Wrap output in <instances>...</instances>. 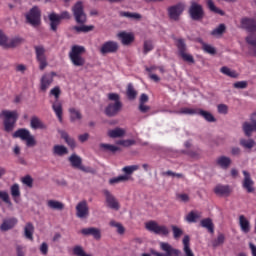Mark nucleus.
<instances>
[{
    "instance_id": "nucleus-1",
    "label": "nucleus",
    "mask_w": 256,
    "mask_h": 256,
    "mask_svg": "<svg viewBox=\"0 0 256 256\" xmlns=\"http://www.w3.org/2000/svg\"><path fill=\"white\" fill-rule=\"evenodd\" d=\"M240 23L242 29H245L246 31H248V33H251L246 36L245 41L247 45H250V47H254L252 49V52L254 57H256V34H253L256 33V20L253 18L244 17L241 19Z\"/></svg>"
},
{
    "instance_id": "nucleus-2",
    "label": "nucleus",
    "mask_w": 256,
    "mask_h": 256,
    "mask_svg": "<svg viewBox=\"0 0 256 256\" xmlns=\"http://www.w3.org/2000/svg\"><path fill=\"white\" fill-rule=\"evenodd\" d=\"M86 49L81 45H73L69 52V59L74 67H84L86 60L83 57Z\"/></svg>"
},
{
    "instance_id": "nucleus-3",
    "label": "nucleus",
    "mask_w": 256,
    "mask_h": 256,
    "mask_svg": "<svg viewBox=\"0 0 256 256\" xmlns=\"http://www.w3.org/2000/svg\"><path fill=\"white\" fill-rule=\"evenodd\" d=\"M109 101L110 102L107 107L105 108V113L107 117H115L123 109V103L121 102V96L117 93H109L108 94Z\"/></svg>"
},
{
    "instance_id": "nucleus-4",
    "label": "nucleus",
    "mask_w": 256,
    "mask_h": 256,
    "mask_svg": "<svg viewBox=\"0 0 256 256\" xmlns=\"http://www.w3.org/2000/svg\"><path fill=\"white\" fill-rule=\"evenodd\" d=\"M0 117L3 118L4 131L11 133L15 129L19 114L17 111L2 110Z\"/></svg>"
},
{
    "instance_id": "nucleus-5",
    "label": "nucleus",
    "mask_w": 256,
    "mask_h": 256,
    "mask_svg": "<svg viewBox=\"0 0 256 256\" xmlns=\"http://www.w3.org/2000/svg\"><path fill=\"white\" fill-rule=\"evenodd\" d=\"M50 95L55 97V101L52 103V109L60 123H63V103L59 101L61 96V88L59 86L54 87L50 90Z\"/></svg>"
},
{
    "instance_id": "nucleus-6",
    "label": "nucleus",
    "mask_w": 256,
    "mask_h": 256,
    "mask_svg": "<svg viewBox=\"0 0 256 256\" xmlns=\"http://www.w3.org/2000/svg\"><path fill=\"white\" fill-rule=\"evenodd\" d=\"M12 137L14 139H21V141H26L27 147H35L37 145L35 136L31 135V132L25 128H20L16 130L12 134Z\"/></svg>"
},
{
    "instance_id": "nucleus-7",
    "label": "nucleus",
    "mask_w": 256,
    "mask_h": 256,
    "mask_svg": "<svg viewBox=\"0 0 256 256\" xmlns=\"http://www.w3.org/2000/svg\"><path fill=\"white\" fill-rule=\"evenodd\" d=\"M145 227L147 231H150V233L161 235V237H169V228L165 225H159L155 220L146 222Z\"/></svg>"
},
{
    "instance_id": "nucleus-8",
    "label": "nucleus",
    "mask_w": 256,
    "mask_h": 256,
    "mask_svg": "<svg viewBox=\"0 0 256 256\" xmlns=\"http://www.w3.org/2000/svg\"><path fill=\"white\" fill-rule=\"evenodd\" d=\"M49 21H50V29L51 31L56 32L57 27L61 25V21L63 19H71V14L67 11H63L60 14H56L55 12H52L51 14L48 15Z\"/></svg>"
},
{
    "instance_id": "nucleus-9",
    "label": "nucleus",
    "mask_w": 256,
    "mask_h": 256,
    "mask_svg": "<svg viewBox=\"0 0 256 256\" xmlns=\"http://www.w3.org/2000/svg\"><path fill=\"white\" fill-rule=\"evenodd\" d=\"M72 13L78 25H85L87 23V14H85V10L83 9V2H77L72 8Z\"/></svg>"
},
{
    "instance_id": "nucleus-10",
    "label": "nucleus",
    "mask_w": 256,
    "mask_h": 256,
    "mask_svg": "<svg viewBox=\"0 0 256 256\" xmlns=\"http://www.w3.org/2000/svg\"><path fill=\"white\" fill-rule=\"evenodd\" d=\"M26 21L32 27H39L41 25V10L37 6H33L32 9L26 14Z\"/></svg>"
},
{
    "instance_id": "nucleus-11",
    "label": "nucleus",
    "mask_w": 256,
    "mask_h": 256,
    "mask_svg": "<svg viewBox=\"0 0 256 256\" xmlns=\"http://www.w3.org/2000/svg\"><path fill=\"white\" fill-rule=\"evenodd\" d=\"M160 249L162 251H164L166 254L159 253L155 250H152L151 254L154 256H179V255H181V250L171 247V245L167 242H161Z\"/></svg>"
},
{
    "instance_id": "nucleus-12",
    "label": "nucleus",
    "mask_w": 256,
    "mask_h": 256,
    "mask_svg": "<svg viewBox=\"0 0 256 256\" xmlns=\"http://www.w3.org/2000/svg\"><path fill=\"white\" fill-rule=\"evenodd\" d=\"M35 53H36V61L39 65L40 71H45V68L49 65L47 62V55H45L46 50L43 46H35Z\"/></svg>"
},
{
    "instance_id": "nucleus-13",
    "label": "nucleus",
    "mask_w": 256,
    "mask_h": 256,
    "mask_svg": "<svg viewBox=\"0 0 256 256\" xmlns=\"http://www.w3.org/2000/svg\"><path fill=\"white\" fill-rule=\"evenodd\" d=\"M242 131L246 137H251L253 133H256V112L250 115V122H244L242 124Z\"/></svg>"
},
{
    "instance_id": "nucleus-14",
    "label": "nucleus",
    "mask_w": 256,
    "mask_h": 256,
    "mask_svg": "<svg viewBox=\"0 0 256 256\" xmlns=\"http://www.w3.org/2000/svg\"><path fill=\"white\" fill-rule=\"evenodd\" d=\"M168 17L172 21H179V17L183 15V11H185V4L183 3H178L173 6L168 7Z\"/></svg>"
},
{
    "instance_id": "nucleus-15",
    "label": "nucleus",
    "mask_w": 256,
    "mask_h": 256,
    "mask_svg": "<svg viewBox=\"0 0 256 256\" xmlns=\"http://www.w3.org/2000/svg\"><path fill=\"white\" fill-rule=\"evenodd\" d=\"M189 15L193 21H201L205 17L203 6L197 2H193L189 8Z\"/></svg>"
},
{
    "instance_id": "nucleus-16",
    "label": "nucleus",
    "mask_w": 256,
    "mask_h": 256,
    "mask_svg": "<svg viewBox=\"0 0 256 256\" xmlns=\"http://www.w3.org/2000/svg\"><path fill=\"white\" fill-rule=\"evenodd\" d=\"M119 51V43L116 41H106L100 47L101 55H109Z\"/></svg>"
},
{
    "instance_id": "nucleus-17",
    "label": "nucleus",
    "mask_w": 256,
    "mask_h": 256,
    "mask_svg": "<svg viewBox=\"0 0 256 256\" xmlns=\"http://www.w3.org/2000/svg\"><path fill=\"white\" fill-rule=\"evenodd\" d=\"M57 73L55 72H50L46 73L41 77L40 80V90H42L44 93L51 87V83H53V77H56Z\"/></svg>"
},
{
    "instance_id": "nucleus-18",
    "label": "nucleus",
    "mask_w": 256,
    "mask_h": 256,
    "mask_svg": "<svg viewBox=\"0 0 256 256\" xmlns=\"http://www.w3.org/2000/svg\"><path fill=\"white\" fill-rule=\"evenodd\" d=\"M76 217H78V219H87V217H89L87 201H81L76 205Z\"/></svg>"
},
{
    "instance_id": "nucleus-19",
    "label": "nucleus",
    "mask_w": 256,
    "mask_h": 256,
    "mask_svg": "<svg viewBox=\"0 0 256 256\" xmlns=\"http://www.w3.org/2000/svg\"><path fill=\"white\" fill-rule=\"evenodd\" d=\"M244 175V180L242 182L243 189H246L247 193H254L255 192V182L251 179V174L246 170L242 171Z\"/></svg>"
},
{
    "instance_id": "nucleus-20",
    "label": "nucleus",
    "mask_w": 256,
    "mask_h": 256,
    "mask_svg": "<svg viewBox=\"0 0 256 256\" xmlns=\"http://www.w3.org/2000/svg\"><path fill=\"white\" fill-rule=\"evenodd\" d=\"M68 161L74 169H80V171H84V173H89V168L83 166V159H81L77 154H72Z\"/></svg>"
},
{
    "instance_id": "nucleus-21",
    "label": "nucleus",
    "mask_w": 256,
    "mask_h": 256,
    "mask_svg": "<svg viewBox=\"0 0 256 256\" xmlns=\"http://www.w3.org/2000/svg\"><path fill=\"white\" fill-rule=\"evenodd\" d=\"M104 195L106 197L107 207L113 209L114 211H119V209H121L119 201H117V198H115V196H113L109 190H104Z\"/></svg>"
},
{
    "instance_id": "nucleus-22",
    "label": "nucleus",
    "mask_w": 256,
    "mask_h": 256,
    "mask_svg": "<svg viewBox=\"0 0 256 256\" xmlns=\"http://www.w3.org/2000/svg\"><path fill=\"white\" fill-rule=\"evenodd\" d=\"M214 193L218 197H229L231 195V187L229 185L218 184L214 187Z\"/></svg>"
},
{
    "instance_id": "nucleus-23",
    "label": "nucleus",
    "mask_w": 256,
    "mask_h": 256,
    "mask_svg": "<svg viewBox=\"0 0 256 256\" xmlns=\"http://www.w3.org/2000/svg\"><path fill=\"white\" fill-rule=\"evenodd\" d=\"M118 37L121 40L122 45H131V43L135 41V36L127 32H120Z\"/></svg>"
},
{
    "instance_id": "nucleus-24",
    "label": "nucleus",
    "mask_w": 256,
    "mask_h": 256,
    "mask_svg": "<svg viewBox=\"0 0 256 256\" xmlns=\"http://www.w3.org/2000/svg\"><path fill=\"white\" fill-rule=\"evenodd\" d=\"M239 226L242 233H249L251 231V222L247 220L245 215L239 216Z\"/></svg>"
},
{
    "instance_id": "nucleus-25",
    "label": "nucleus",
    "mask_w": 256,
    "mask_h": 256,
    "mask_svg": "<svg viewBox=\"0 0 256 256\" xmlns=\"http://www.w3.org/2000/svg\"><path fill=\"white\" fill-rule=\"evenodd\" d=\"M231 163V158L227 156H220L216 160V164L218 167H221V169H229V167H231Z\"/></svg>"
},
{
    "instance_id": "nucleus-26",
    "label": "nucleus",
    "mask_w": 256,
    "mask_h": 256,
    "mask_svg": "<svg viewBox=\"0 0 256 256\" xmlns=\"http://www.w3.org/2000/svg\"><path fill=\"white\" fill-rule=\"evenodd\" d=\"M23 43V38L21 37H14V38H7L6 46L4 49H13L15 47H19Z\"/></svg>"
},
{
    "instance_id": "nucleus-27",
    "label": "nucleus",
    "mask_w": 256,
    "mask_h": 256,
    "mask_svg": "<svg viewBox=\"0 0 256 256\" xmlns=\"http://www.w3.org/2000/svg\"><path fill=\"white\" fill-rule=\"evenodd\" d=\"M17 225V218H10L8 220H4L0 226L1 231H9V229H13Z\"/></svg>"
},
{
    "instance_id": "nucleus-28",
    "label": "nucleus",
    "mask_w": 256,
    "mask_h": 256,
    "mask_svg": "<svg viewBox=\"0 0 256 256\" xmlns=\"http://www.w3.org/2000/svg\"><path fill=\"white\" fill-rule=\"evenodd\" d=\"M69 114H70V121L71 123H75L76 121H81L83 119V115L81 114V111H79L76 108H69Z\"/></svg>"
},
{
    "instance_id": "nucleus-29",
    "label": "nucleus",
    "mask_w": 256,
    "mask_h": 256,
    "mask_svg": "<svg viewBox=\"0 0 256 256\" xmlns=\"http://www.w3.org/2000/svg\"><path fill=\"white\" fill-rule=\"evenodd\" d=\"M53 155H57L58 157H63L69 153V150L64 145H54L52 149Z\"/></svg>"
},
{
    "instance_id": "nucleus-30",
    "label": "nucleus",
    "mask_w": 256,
    "mask_h": 256,
    "mask_svg": "<svg viewBox=\"0 0 256 256\" xmlns=\"http://www.w3.org/2000/svg\"><path fill=\"white\" fill-rule=\"evenodd\" d=\"M30 127L32 129H47V126L37 116H33L30 120Z\"/></svg>"
},
{
    "instance_id": "nucleus-31",
    "label": "nucleus",
    "mask_w": 256,
    "mask_h": 256,
    "mask_svg": "<svg viewBox=\"0 0 256 256\" xmlns=\"http://www.w3.org/2000/svg\"><path fill=\"white\" fill-rule=\"evenodd\" d=\"M100 149L105 153H117V151H121V148H119L118 146L105 143L100 144Z\"/></svg>"
},
{
    "instance_id": "nucleus-32",
    "label": "nucleus",
    "mask_w": 256,
    "mask_h": 256,
    "mask_svg": "<svg viewBox=\"0 0 256 256\" xmlns=\"http://www.w3.org/2000/svg\"><path fill=\"white\" fill-rule=\"evenodd\" d=\"M47 205L50 209H54L56 211H63L65 209V204L57 200H48Z\"/></svg>"
},
{
    "instance_id": "nucleus-33",
    "label": "nucleus",
    "mask_w": 256,
    "mask_h": 256,
    "mask_svg": "<svg viewBox=\"0 0 256 256\" xmlns=\"http://www.w3.org/2000/svg\"><path fill=\"white\" fill-rule=\"evenodd\" d=\"M198 115H200V117H203V119H205V121H207L208 123H215V121H217V119H215V116H213L211 112L205 111L203 109L198 110Z\"/></svg>"
},
{
    "instance_id": "nucleus-34",
    "label": "nucleus",
    "mask_w": 256,
    "mask_h": 256,
    "mask_svg": "<svg viewBox=\"0 0 256 256\" xmlns=\"http://www.w3.org/2000/svg\"><path fill=\"white\" fill-rule=\"evenodd\" d=\"M126 97L129 101H135L137 99V90H135V87L131 83L127 86Z\"/></svg>"
},
{
    "instance_id": "nucleus-35",
    "label": "nucleus",
    "mask_w": 256,
    "mask_h": 256,
    "mask_svg": "<svg viewBox=\"0 0 256 256\" xmlns=\"http://www.w3.org/2000/svg\"><path fill=\"white\" fill-rule=\"evenodd\" d=\"M201 227L208 229L209 233H215V226L213 225V220L211 218H205L200 222Z\"/></svg>"
},
{
    "instance_id": "nucleus-36",
    "label": "nucleus",
    "mask_w": 256,
    "mask_h": 256,
    "mask_svg": "<svg viewBox=\"0 0 256 256\" xmlns=\"http://www.w3.org/2000/svg\"><path fill=\"white\" fill-rule=\"evenodd\" d=\"M178 115H199V108L184 107L178 111Z\"/></svg>"
},
{
    "instance_id": "nucleus-37",
    "label": "nucleus",
    "mask_w": 256,
    "mask_h": 256,
    "mask_svg": "<svg viewBox=\"0 0 256 256\" xmlns=\"http://www.w3.org/2000/svg\"><path fill=\"white\" fill-rule=\"evenodd\" d=\"M10 193L12 195L13 200L17 203V199L21 197V190L19 188V184H13L10 187Z\"/></svg>"
},
{
    "instance_id": "nucleus-38",
    "label": "nucleus",
    "mask_w": 256,
    "mask_h": 256,
    "mask_svg": "<svg viewBox=\"0 0 256 256\" xmlns=\"http://www.w3.org/2000/svg\"><path fill=\"white\" fill-rule=\"evenodd\" d=\"M33 231H35V227H33L32 223H27L24 228V235L26 239L33 241Z\"/></svg>"
},
{
    "instance_id": "nucleus-39",
    "label": "nucleus",
    "mask_w": 256,
    "mask_h": 256,
    "mask_svg": "<svg viewBox=\"0 0 256 256\" xmlns=\"http://www.w3.org/2000/svg\"><path fill=\"white\" fill-rule=\"evenodd\" d=\"M207 7L210 11H212V13H216L217 15H225V12L223 10L215 6L213 0H207Z\"/></svg>"
},
{
    "instance_id": "nucleus-40",
    "label": "nucleus",
    "mask_w": 256,
    "mask_h": 256,
    "mask_svg": "<svg viewBox=\"0 0 256 256\" xmlns=\"http://www.w3.org/2000/svg\"><path fill=\"white\" fill-rule=\"evenodd\" d=\"M220 71L221 73H223V75H227V77H232V79H237L239 77V74H237L235 70H231L227 66H223Z\"/></svg>"
},
{
    "instance_id": "nucleus-41",
    "label": "nucleus",
    "mask_w": 256,
    "mask_h": 256,
    "mask_svg": "<svg viewBox=\"0 0 256 256\" xmlns=\"http://www.w3.org/2000/svg\"><path fill=\"white\" fill-rule=\"evenodd\" d=\"M123 135H125V130L121 128H116L108 132V136L111 137V139H117V137H123Z\"/></svg>"
},
{
    "instance_id": "nucleus-42",
    "label": "nucleus",
    "mask_w": 256,
    "mask_h": 256,
    "mask_svg": "<svg viewBox=\"0 0 256 256\" xmlns=\"http://www.w3.org/2000/svg\"><path fill=\"white\" fill-rule=\"evenodd\" d=\"M61 137L62 139H64L67 145L71 147V149H75V147L77 146V144L75 143V139L69 137V134H67V132H62Z\"/></svg>"
},
{
    "instance_id": "nucleus-43",
    "label": "nucleus",
    "mask_w": 256,
    "mask_h": 256,
    "mask_svg": "<svg viewBox=\"0 0 256 256\" xmlns=\"http://www.w3.org/2000/svg\"><path fill=\"white\" fill-rule=\"evenodd\" d=\"M81 26H74V31L76 33H89V31H93L95 27L93 25L86 26L83 24H80Z\"/></svg>"
},
{
    "instance_id": "nucleus-44",
    "label": "nucleus",
    "mask_w": 256,
    "mask_h": 256,
    "mask_svg": "<svg viewBox=\"0 0 256 256\" xmlns=\"http://www.w3.org/2000/svg\"><path fill=\"white\" fill-rule=\"evenodd\" d=\"M176 47L179 51V55H183V53H186L187 51V44H185V40L184 39H178L177 43H176Z\"/></svg>"
},
{
    "instance_id": "nucleus-45",
    "label": "nucleus",
    "mask_w": 256,
    "mask_h": 256,
    "mask_svg": "<svg viewBox=\"0 0 256 256\" xmlns=\"http://www.w3.org/2000/svg\"><path fill=\"white\" fill-rule=\"evenodd\" d=\"M241 147H244V149H253L255 147V140L253 139H241L240 140Z\"/></svg>"
},
{
    "instance_id": "nucleus-46",
    "label": "nucleus",
    "mask_w": 256,
    "mask_h": 256,
    "mask_svg": "<svg viewBox=\"0 0 256 256\" xmlns=\"http://www.w3.org/2000/svg\"><path fill=\"white\" fill-rule=\"evenodd\" d=\"M202 50L204 53H208L209 55H215V53H217L215 47L207 43H202Z\"/></svg>"
},
{
    "instance_id": "nucleus-47",
    "label": "nucleus",
    "mask_w": 256,
    "mask_h": 256,
    "mask_svg": "<svg viewBox=\"0 0 256 256\" xmlns=\"http://www.w3.org/2000/svg\"><path fill=\"white\" fill-rule=\"evenodd\" d=\"M199 219V214H197L195 211H191L186 215V221L188 223H197V220Z\"/></svg>"
},
{
    "instance_id": "nucleus-48",
    "label": "nucleus",
    "mask_w": 256,
    "mask_h": 256,
    "mask_svg": "<svg viewBox=\"0 0 256 256\" xmlns=\"http://www.w3.org/2000/svg\"><path fill=\"white\" fill-rule=\"evenodd\" d=\"M122 171L126 175H133L134 171H139V165L125 166Z\"/></svg>"
},
{
    "instance_id": "nucleus-49",
    "label": "nucleus",
    "mask_w": 256,
    "mask_h": 256,
    "mask_svg": "<svg viewBox=\"0 0 256 256\" xmlns=\"http://www.w3.org/2000/svg\"><path fill=\"white\" fill-rule=\"evenodd\" d=\"M123 181H129V177L125 176V175H122V176L112 178V179L109 180V184L110 185H115L117 183H122Z\"/></svg>"
},
{
    "instance_id": "nucleus-50",
    "label": "nucleus",
    "mask_w": 256,
    "mask_h": 256,
    "mask_svg": "<svg viewBox=\"0 0 256 256\" xmlns=\"http://www.w3.org/2000/svg\"><path fill=\"white\" fill-rule=\"evenodd\" d=\"M225 24H220L217 28H215L212 32L211 35H213V37H217L219 35H223V33H225Z\"/></svg>"
},
{
    "instance_id": "nucleus-51",
    "label": "nucleus",
    "mask_w": 256,
    "mask_h": 256,
    "mask_svg": "<svg viewBox=\"0 0 256 256\" xmlns=\"http://www.w3.org/2000/svg\"><path fill=\"white\" fill-rule=\"evenodd\" d=\"M120 17H127L128 19H141V14L121 11Z\"/></svg>"
},
{
    "instance_id": "nucleus-52",
    "label": "nucleus",
    "mask_w": 256,
    "mask_h": 256,
    "mask_svg": "<svg viewBox=\"0 0 256 256\" xmlns=\"http://www.w3.org/2000/svg\"><path fill=\"white\" fill-rule=\"evenodd\" d=\"M150 51H153V42L151 40H145L143 45L144 55H147Z\"/></svg>"
},
{
    "instance_id": "nucleus-53",
    "label": "nucleus",
    "mask_w": 256,
    "mask_h": 256,
    "mask_svg": "<svg viewBox=\"0 0 256 256\" xmlns=\"http://www.w3.org/2000/svg\"><path fill=\"white\" fill-rule=\"evenodd\" d=\"M225 243V235L219 234L218 237L212 241V247H219Z\"/></svg>"
},
{
    "instance_id": "nucleus-54",
    "label": "nucleus",
    "mask_w": 256,
    "mask_h": 256,
    "mask_svg": "<svg viewBox=\"0 0 256 256\" xmlns=\"http://www.w3.org/2000/svg\"><path fill=\"white\" fill-rule=\"evenodd\" d=\"M174 239H180L183 235V230L175 225L171 226Z\"/></svg>"
},
{
    "instance_id": "nucleus-55",
    "label": "nucleus",
    "mask_w": 256,
    "mask_h": 256,
    "mask_svg": "<svg viewBox=\"0 0 256 256\" xmlns=\"http://www.w3.org/2000/svg\"><path fill=\"white\" fill-rule=\"evenodd\" d=\"M73 254L76 256H93L91 254L85 253V250H83V247L81 246H75L73 248Z\"/></svg>"
},
{
    "instance_id": "nucleus-56",
    "label": "nucleus",
    "mask_w": 256,
    "mask_h": 256,
    "mask_svg": "<svg viewBox=\"0 0 256 256\" xmlns=\"http://www.w3.org/2000/svg\"><path fill=\"white\" fill-rule=\"evenodd\" d=\"M180 57H182L183 61H186V63H195V58H193V55L188 54L187 52L181 54Z\"/></svg>"
},
{
    "instance_id": "nucleus-57",
    "label": "nucleus",
    "mask_w": 256,
    "mask_h": 256,
    "mask_svg": "<svg viewBox=\"0 0 256 256\" xmlns=\"http://www.w3.org/2000/svg\"><path fill=\"white\" fill-rule=\"evenodd\" d=\"M0 199L4 201V203H7V205H11V199H9V193L6 191H0Z\"/></svg>"
},
{
    "instance_id": "nucleus-58",
    "label": "nucleus",
    "mask_w": 256,
    "mask_h": 256,
    "mask_svg": "<svg viewBox=\"0 0 256 256\" xmlns=\"http://www.w3.org/2000/svg\"><path fill=\"white\" fill-rule=\"evenodd\" d=\"M7 36L5 35V33H3V31L0 30V47H3V49H5L6 45H7Z\"/></svg>"
},
{
    "instance_id": "nucleus-59",
    "label": "nucleus",
    "mask_w": 256,
    "mask_h": 256,
    "mask_svg": "<svg viewBox=\"0 0 256 256\" xmlns=\"http://www.w3.org/2000/svg\"><path fill=\"white\" fill-rule=\"evenodd\" d=\"M22 183L24 185H27V187H33V178L31 176L27 175L24 178H22Z\"/></svg>"
},
{
    "instance_id": "nucleus-60",
    "label": "nucleus",
    "mask_w": 256,
    "mask_h": 256,
    "mask_svg": "<svg viewBox=\"0 0 256 256\" xmlns=\"http://www.w3.org/2000/svg\"><path fill=\"white\" fill-rule=\"evenodd\" d=\"M117 145H123V147H131V145H135V140H120L117 142Z\"/></svg>"
},
{
    "instance_id": "nucleus-61",
    "label": "nucleus",
    "mask_w": 256,
    "mask_h": 256,
    "mask_svg": "<svg viewBox=\"0 0 256 256\" xmlns=\"http://www.w3.org/2000/svg\"><path fill=\"white\" fill-rule=\"evenodd\" d=\"M138 111H140V113H149V111H151V106L146 104H139Z\"/></svg>"
},
{
    "instance_id": "nucleus-62",
    "label": "nucleus",
    "mask_w": 256,
    "mask_h": 256,
    "mask_svg": "<svg viewBox=\"0 0 256 256\" xmlns=\"http://www.w3.org/2000/svg\"><path fill=\"white\" fill-rule=\"evenodd\" d=\"M229 112V107L225 104L218 105V113H221L222 115H227Z\"/></svg>"
},
{
    "instance_id": "nucleus-63",
    "label": "nucleus",
    "mask_w": 256,
    "mask_h": 256,
    "mask_svg": "<svg viewBox=\"0 0 256 256\" xmlns=\"http://www.w3.org/2000/svg\"><path fill=\"white\" fill-rule=\"evenodd\" d=\"M176 199H178V201H182V203H189V195L188 194H177Z\"/></svg>"
},
{
    "instance_id": "nucleus-64",
    "label": "nucleus",
    "mask_w": 256,
    "mask_h": 256,
    "mask_svg": "<svg viewBox=\"0 0 256 256\" xmlns=\"http://www.w3.org/2000/svg\"><path fill=\"white\" fill-rule=\"evenodd\" d=\"M247 81H238L234 83L235 89H247Z\"/></svg>"
}]
</instances>
